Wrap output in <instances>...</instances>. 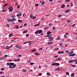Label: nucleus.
Here are the masks:
<instances>
[{
    "instance_id": "obj_4",
    "label": "nucleus",
    "mask_w": 77,
    "mask_h": 77,
    "mask_svg": "<svg viewBox=\"0 0 77 77\" xmlns=\"http://www.w3.org/2000/svg\"><path fill=\"white\" fill-rule=\"evenodd\" d=\"M51 33H52V32L51 31H48L47 32V35H50V34H51Z\"/></svg>"
},
{
    "instance_id": "obj_23",
    "label": "nucleus",
    "mask_w": 77,
    "mask_h": 77,
    "mask_svg": "<svg viewBox=\"0 0 77 77\" xmlns=\"http://www.w3.org/2000/svg\"><path fill=\"white\" fill-rule=\"evenodd\" d=\"M68 62H69V63H72V62H73L72 61V60H70V61H69Z\"/></svg>"
},
{
    "instance_id": "obj_7",
    "label": "nucleus",
    "mask_w": 77,
    "mask_h": 77,
    "mask_svg": "<svg viewBox=\"0 0 77 77\" xmlns=\"http://www.w3.org/2000/svg\"><path fill=\"white\" fill-rule=\"evenodd\" d=\"M53 44V42H48V45H50V44Z\"/></svg>"
},
{
    "instance_id": "obj_58",
    "label": "nucleus",
    "mask_w": 77,
    "mask_h": 77,
    "mask_svg": "<svg viewBox=\"0 0 77 77\" xmlns=\"http://www.w3.org/2000/svg\"><path fill=\"white\" fill-rule=\"evenodd\" d=\"M17 9H19L20 8V5H18L17 6Z\"/></svg>"
},
{
    "instance_id": "obj_54",
    "label": "nucleus",
    "mask_w": 77,
    "mask_h": 77,
    "mask_svg": "<svg viewBox=\"0 0 77 77\" xmlns=\"http://www.w3.org/2000/svg\"><path fill=\"white\" fill-rule=\"evenodd\" d=\"M8 62H12V60H8Z\"/></svg>"
},
{
    "instance_id": "obj_11",
    "label": "nucleus",
    "mask_w": 77,
    "mask_h": 77,
    "mask_svg": "<svg viewBox=\"0 0 77 77\" xmlns=\"http://www.w3.org/2000/svg\"><path fill=\"white\" fill-rule=\"evenodd\" d=\"M6 49H9V48H10V47H9V46H7L6 47Z\"/></svg>"
},
{
    "instance_id": "obj_29",
    "label": "nucleus",
    "mask_w": 77,
    "mask_h": 77,
    "mask_svg": "<svg viewBox=\"0 0 77 77\" xmlns=\"http://www.w3.org/2000/svg\"><path fill=\"white\" fill-rule=\"evenodd\" d=\"M49 29L48 27H45V28H44V29L45 30H46V29Z\"/></svg>"
},
{
    "instance_id": "obj_25",
    "label": "nucleus",
    "mask_w": 77,
    "mask_h": 77,
    "mask_svg": "<svg viewBox=\"0 0 77 77\" xmlns=\"http://www.w3.org/2000/svg\"><path fill=\"white\" fill-rule=\"evenodd\" d=\"M72 53H74V52L72 51L68 53L69 54H72Z\"/></svg>"
},
{
    "instance_id": "obj_9",
    "label": "nucleus",
    "mask_w": 77,
    "mask_h": 77,
    "mask_svg": "<svg viewBox=\"0 0 77 77\" xmlns=\"http://www.w3.org/2000/svg\"><path fill=\"white\" fill-rule=\"evenodd\" d=\"M21 13H20L19 14H17V17H20V16H21Z\"/></svg>"
},
{
    "instance_id": "obj_8",
    "label": "nucleus",
    "mask_w": 77,
    "mask_h": 77,
    "mask_svg": "<svg viewBox=\"0 0 77 77\" xmlns=\"http://www.w3.org/2000/svg\"><path fill=\"white\" fill-rule=\"evenodd\" d=\"M56 65V66H60V64L59 63H55V66Z\"/></svg>"
},
{
    "instance_id": "obj_41",
    "label": "nucleus",
    "mask_w": 77,
    "mask_h": 77,
    "mask_svg": "<svg viewBox=\"0 0 77 77\" xmlns=\"http://www.w3.org/2000/svg\"><path fill=\"white\" fill-rule=\"evenodd\" d=\"M9 68H13V67H11V66H9Z\"/></svg>"
},
{
    "instance_id": "obj_3",
    "label": "nucleus",
    "mask_w": 77,
    "mask_h": 77,
    "mask_svg": "<svg viewBox=\"0 0 77 77\" xmlns=\"http://www.w3.org/2000/svg\"><path fill=\"white\" fill-rule=\"evenodd\" d=\"M64 53V51H58V54H62V53Z\"/></svg>"
},
{
    "instance_id": "obj_64",
    "label": "nucleus",
    "mask_w": 77,
    "mask_h": 77,
    "mask_svg": "<svg viewBox=\"0 0 77 77\" xmlns=\"http://www.w3.org/2000/svg\"><path fill=\"white\" fill-rule=\"evenodd\" d=\"M33 19H35L36 18V17H32Z\"/></svg>"
},
{
    "instance_id": "obj_53",
    "label": "nucleus",
    "mask_w": 77,
    "mask_h": 77,
    "mask_svg": "<svg viewBox=\"0 0 77 77\" xmlns=\"http://www.w3.org/2000/svg\"><path fill=\"white\" fill-rule=\"evenodd\" d=\"M3 73H4V72H0V74H3Z\"/></svg>"
},
{
    "instance_id": "obj_50",
    "label": "nucleus",
    "mask_w": 77,
    "mask_h": 77,
    "mask_svg": "<svg viewBox=\"0 0 77 77\" xmlns=\"http://www.w3.org/2000/svg\"><path fill=\"white\" fill-rule=\"evenodd\" d=\"M29 36V34H27L26 35V37H28V36Z\"/></svg>"
},
{
    "instance_id": "obj_40",
    "label": "nucleus",
    "mask_w": 77,
    "mask_h": 77,
    "mask_svg": "<svg viewBox=\"0 0 77 77\" xmlns=\"http://www.w3.org/2000/svg\"><path fill=\"white\" fill-rule=\"evenodd\" d=\"M35 55H39V53H35Z\"/></svg>"
},
{
    "instance_id": "obj_5",
    "label": "nucleus",
    "mask_w": 77,
    "mask_h": 77,
    "mask_svg": "<svg viewBox=\"0 0 77 77\" xmlns=\"http://www.w3.org/2000/svg\"><path fill=\"white\" fill-rule=\"evenodd\" d=\"M48 39H54V38L53 37H52V36H51L50 35L48 37Z\"/></svg>"
},
{
    "instance_id": "obj_14",
    "label": "nucleus",
    "mask_w": 77,
    "mask_h": 77,
    "mask_svg": "<svg viewBox=\"0 0 77 77\" xmlns=\"http://www.w3.org/2000/svg\"><path fill=\"white\" fill-rule=\"evenodd\" d=\"M7 21H8L11 22V19H8L7 20Z\"/></svg>"
},
{
    "instance_id": "obj_49",
    "label": "nucleus",
    "mask_w": 77,
    "mask_h": 77,
    "mask_svg": "<svg viewBox=\"0 0 77 77\" xmlns=\"http://www.w3.org/2000/svg\"><path fill=\"white\" fill-rule=\"evenodd\" d=\"M39 76H41V75H42V73H39Z\"/></svg>"
},
{
    "instance_id": "obj_45",
    "label": "nucleus",
    "mask_w": 77,
    "mask_h": 77,
    "mask_svg": "<svg viewBox=\"0 0 77 77\" xmlns=\"http://www.w3.org/2000/svg\"><path fill=\"white\" fill-rule=\"evenodd\" d=\"M72 60L73 62H76V61H77V59L76 60Z\"/></svg>"
},
{
    "instance_id": "obj_34",
    "label": "nucleus",
    "mask_w": 77,
    "mask_h": 77,
    "mask_svg": "<svg viewBox=\"0 0 77 77\" xmlns=\"http://www.w3.org/2000/svg\"><path fill=\"white\" fill-rule=\"evenodd\" d=\"M46 74L47 75H51L50 74V73H48V72H47V73H46Z\"/></svg>"
},
{
    "instance_id": "obj_42",
    "label": "nucleus",
    "mask_w": 77,
    "mask_h": 77,
    "mask_svg": "<svg viewBox=\"0 0 77 77\" xmlns=\"http://www.w3.org/2000/svg\"><path fill=\"white\" fill-rule=\"evenodd\" d=\"M6 26L7 27H9L10 26V25H9V24H6Z\"/></svg>"
},
{
    "instance_id": "obj_61",
    "label": "nucleus",
    "mask_w": 77,
    "mask_h": 77,
    "mask_svg": "<svg viewBox=\"0 0 77 77\" xmlns=\"http://www.w3.org/2000/svg\"><path fill=\"white\" fill-rule=\"evenodd\" d=\"M43 48H40L39 49V50H42Z\"/></svg>"
},
{
    "instance_id": "obj_16",
    "label": "nucleus",
    "mask_w": 77,
    "mask_h": 77,
    "mask_svg": "<svg viewBox=\"0 0 77 77\" xmlns=\"http://www.w3.org/2000/svg\"><path fill=\"white\" fill-rule=\"evenodd\" d=\"M22 48V47H21L20 46H18V49H21Z\"/></svg>"
},
{
    "instance_id": "obj_27",
    "label": "nucleus",
    "mask_w": 77,
    "mask_h": 77,
    "mask_svg": "<svg viewBox=\"0 0 77 77\" xmlns=\"http://www.w3.org/2000/svg\"><path fill=\"white\" fill-rule=\"evenodd\" d=\"M37 26H39L40 25V23H38L37 24H36Z\"/></svg>"
},
{
    "instance_id": "obj_38",
    "label": "nucleus",
    "mask_w": 77,
    "mask_h": 77,
    "mask_svg": "<svg viewBox=\"0 0 77 77\" xmlns=\"http://www.w3.org/2000/svg\"><path fill=\"white\" fill-rule=\"evenodd\" d=\"M16 29H19V28L18 27V26H16Z\"/></svg>"
},
{
    "instance_id": "obj_60",
    "label": "nucleus",
    "mask_w": 77,
    "mask_h": 77,
    "mask_svg": "<svg viewBox=\"0 0 77 77\" xmlns=\"http://www.w3.org/2000/svg\"><path fill=\"white\" fill-rule=\"evenodd\" d=\"M50 36V35H46V37H49V36Z\"/></svg>"
},
{
    "instance_id": "obj_51",
    "label": "nucleus",
    "mask_w": 77,
    "mask_h": 77,
    "mask_svg": "<svg viewBox=\"0 0 77 77\" xmlns=\"http://www.w3.org/2000/svg\"><path fill=\"white\" fill-rule=\"evenodd\" d=\"M59 69V67L57 69H56L55 70L57 71V70H58Z\"/></svg>"
},
{
    "instance_id": "obj_56",
    "label": "nucleus",
    "mask_w": 77,
    "mask_h": 77,
    "mask_svg": "<svg viewBox=\"0 0 77 77\" xmlns=\"http://www.w3.org/2000/svg\"><path fill=\"white\" fill-rule=\"evenodd\" d=\"M70 6H73V4L72 3L70 4Z\"/></svg>"
},
{
    "instance_id": "obj_48",
    "label": "nucleus",
    "mask_w": 77,
    "mask_h": 77,
    "mask_svg": "<svg viewBox=\"0 0 77 77\" xmlns=\"http://www.w3.org/2000/svg\"><path fill=\"white\" fill-rule=\"evenodd\" d=\"M65 52L66 53H68V52H69V50L65 51Z\"/></svg>"
},
{
    "instance_id": "obj_19",
    "label": "nucleus",
    "mask_w": 77,
    "mask_h": 77,
    "mask_svg": "<svg viewBox=\"0 0 77 77\" xmlns=\"http://www.w3.org/2000/svg\"><path fill=\"white\" fill-rule=\"evenodd\" d=\"M35 34H36V35H38V30L36 31L35 32Z\"/></svg>"
},
{
    "instance_id": "obj_10",
    "label": "nucleus",
    "mask_w": 77,
    "mask_h": 77,
    "mask_svg": "<svg viewBox=\"0 0 77 77\" xmlns=\"http://www.w3.org/2000/svg\"><path fill=\"white\" fill-rule=\"evenodd\" d=\"M65 7V5H63L61 6V8H63Z\"/></svg>"
},
{
    "instance_id": "obj_62",
    "label": "nucleus",
    "mask_w": 77,
    "mask_h": 77,
    "mask_svg": "<svg viewBox=\"0 0 77 77\" xmlns=\"http://www.w3.org/2000/svg\"><path fill=\"white\" fill-rule=\"evenodd\" d=\"M30 65H33V63H30Z\"/></svg>"
},
{
    "instance_id": "obj_30",
    "label": "nucleus",
    "mask_w": 77,
    "mask_h": 77,
    "mask_svg": "<svg viewBox=\"0 0 77 77\" xmlns=\"http://www.w3.org/2000/svg\"><path fill=\"white\" fill-rule=\"evenodd\" d=\"M15 18H12L11 20L12 21H15Z\"/></svg>"
},
{
    "instance_id": "obj_12",
    "label": "nucleus",
    "mask_w": 77,
    "mask_h": 77,
    "mask_svg": "<svg viewBox=\"0 0 77 77\" xmlns=\"http://www.w3.org/2000/svg\"><path fill=\"white\" fill-rule=\"evenodd\" d=\"M13 10H14V8H11V9L9 10V12H12V11Z\"/></svg>"
},
{
    "instance_id": "obj_21",
    "label": "nucleus",
    "mask_w": 77,
    "mask_h": 77,
    "mask_svg": "<svg viewBox=\"0 0 77 77\" xmlns=\"http://www.w3.org/2000/svg\"><path fill=\"white\" fill-rule=\"evenodd\" d=\"M36 51V50L35 49H33L32 51V52H34V51Z\"/></svg>"
},
{
    "instance_id": "obj_39",
    "label": "nucleus",
    "mask_w": 77,
    "mask_h": 77,
    "mask_svg": "<svg viewBox=\"0 0 77 77\" xmlns=\"http://www.w3.org/2000/svg\"><path fill=\"white\" fill-rule=\"evenodd\" d=\"M64 38H66V34H65L64 35Z\"/></svg>"
},
{
    "instance_id": "obj_43",
    "label": "nucleus",
    "mask_w": 77,
    "mask_h": 77,
    "mask_svg": "<svg viewBox=\"0 0 77 77\" xmlns=\"http://www.w3.org/2000/svg\"><path fill=\"white\" fill-rule=\"evenodd\" d=\"M53 39H49V42H50V41H52L53 40Z\"/></svg>"
},
{
    "instance_id": "obj_44",
    "label": "nucleus",
    "mask_w": 77,
    "mask_h": 77,
    "mask_svg": "<svg viewBox=\"0 0 77 77\" xmlns=\"http://www.w3.org/2000/svg\"><path fill=\"white\" fill-rule=\"evenodd\" d=\"M75 75V74H74V73H72L71 74V76H73V75Z\"/></svg>"
},
{
    "instance_id": "obj_31",
    "label": "nucleus",
    "mask_w": 77,
    "mask_h": 77,
    "mask_svg": "<svg viewBox=\"0 0 77 77\" xmlns=\"http://www.w3.org/2000/svg\"><path fill=\"white\" fill-rule=\"evenodd\" d=\"M18 21L19 23H20V22H22V20H18Z\"/></svg>"
},
{
    "instance_id": "obj_55",
    "label": "nucleus",
    "mask_w": 77,
    "mask_h": 77,
    "mask_svg": "<svg viewBox=\"0 0 77 77\" xmlns=\"http://www.w3.org/2000/svg\"><path fill=\"white\" fill-rule=\"evenodd\" d=\"M44 35V33H43V32L42 33L40 34V35H41V36H42V35Z\"/></svg>"
},
{
    "instance_id": "obj_13",
    "label": "nucleus",
    "mask_w": 77,
    "mask_h": 77,
    "mask_svg": "<svg viewBox=\"0 0 77 77\" xmlns=\"http://www.w3.org/2000/svg\"><path fill=\"white\" fill-rule=\"evenodd\" d=\"M12 8H13L12 6H11L8 8V10H10V9H12Z\"/></svg>"
},
{
    "instance_id": "obj_2",
    "label": "nucleus",
    "mask_w": 77,
    "mask_h": 77,
    "mask_svg": "<svg viewBox=\"0 0 77 77\" xmlns=\"http://www.w3.org/2000/svg\"><path fill=\"white\" fill-rule=\"evenodd\" d=\"M40 3H41V5H44V3H45V1H42L40 2Z\"/></svg>"
},
{
    "instance_id": "obj_37",
    "label": "nucleus",
    "mask_w": 77,
    "mask_h": 77,
    "mask_svg": "<svg viewBox=\"0 0 77 77\" xmlns=\"http://www.w3.org/2000/svg\"><path fill=\"white\" fill-rule=\"evenodd\" d=\"M71 22V20H68L67 21V23H70Z\"/></svg>"
},
{
    "instance_id": "obj_47",
    "label": "nucleus",
    "mask_w": 77,
    "mask_h": 77,
    "mask_svg": "<svg viewBox=\"0 0 77 77\" xmlns=\"http://www.w3.org/2000/svg\"><path fill=\"white\" fill-rule=\"evenodd\" d=\"M66 74L67 75H69V72H66Z\"/></svg>"
},
{
    "instance_id": "obj_18",
    "label": "nucleus",
    "mask_w": 77,
    "mask_h": 77,
    "mask_svg": "<svg viewBox=\"0 0 77 77\" xmlns=\"http://www.w3.org/2000/svg\"><path fill=\"white\" fill-rule=\"evenodd\" d=\"M27 31L25 30L24 32H23V33H27Z\"/></svg>"
},
{
    "instance_id": "obj_17",
    "label": "nucleus",
    "mask_w": 77,
    "mask_h": 77,
    "mask_svg": "<svg viewBox=\"0 0 77 77\" xmlns=\"http://www.w3.org/2000/svg\"><path fill=\"white\" fill-rule=\"evenodd\" d=\"M16 66H17V65L14 64V65H13V68H15V67H16Z\"/></svg>"
},
{
    "instance_id": "obj_36",
    "label": "nucleus",
    "mask_w": 77,
    "mask_h": 77,
    "mask_svg": "<svg viewBox=\"0 0 77 77\" xmlns=\"http://www.w3.org/2000/svg\"><path fill=\"white\" fill-rule=\"evenodd\" d=\"M31 62V60H27V62Z\"/></svg>"
},
{
    "instance_id": "obj_32",
    "label": "nucleus",
    "mask_w": 77,
    "mask_h": 77,
    "mask_svg": "<svg viewBox=\"0 0 77 77\" xmlns=\"http://www.w3.org/2000/svg\"><path fill=\"white\" fill-rule=\"evenodd\" d=\"M71 66L72 67H75V66H76L75 65H71Z\"/></svg>"
},
{
    "instance_id": "obj_1",
    "label": "nucleus",
    "mask_w": 77,
    "mask_h": 77,
    "mask_svg": "<svg viewBox=\"0 0 77 77\" xmlns=\"http://www.w3.org/2000/svg\"><path fill=\"white\" fill-rule=\"evenodd\" d=\"M7 65L8 66H14V65H15V64L14 63H7Z\"/></svg>"
},
{
    "instance_id": "obj_63",
    "label": "nucleus",
    "mask_w": 77,
    "mask_h": 77,
    "mask_svg": "<svg viewBox=\"0 0 77 77\" xmlns=\"http://www.w3.org/2000/svg\"><path fill=\"white\" fill-rule=\"evenodd\" d=\"M18 47V45H17V46H15V47H16V48H17Z\"/></svg>"
},
{
    "instance_id": "obj_46",
    "label": "nucleus",
    "mask_w": 77,
    "mask_h": 77,
    "mask_svg": "<svg viewBox=\"0 0 77 77\" xmlns=\"http://www.w3.org/2000/svg\"><path fill=\"white\" fill-rule=\"evenodd\" d=\"M52 65L53 66L54 65L55 66H56V63H52Z\"/></svg>"
},
{
    "instance_id": "obj_59",
    "label": "nucleus",
    "mask_w": 77,
    "mask_h": 77,
    "mask_svg": "<svg viewBox=\"0 0 77 77\" xmlns=\"http://www.w3.org/2000/svg\"><path fill=\"white\" fill-rule=\"evenodd\" d=\"M5 69L3 68L2 69H1V70H2V71H4V70Z\"/></svg>"
},
{
    "instance_id": "obj_35",
    "label": "nucleus",
    "mask_w": 77,
    "mask_h": 77,
    "mask_svg": "<svg viewBox=\"0 0 77 77\" xmlns=\"http://www.w3.org/2000/svg\"><path fill=\"white\" fill-rule=\"evenodd\" d=\"M65 2H70V0H65Z\"/></svg>"
},
{
    "instance_id": "obj_22",
    "label": "nucleus",
    "mask_w": 77,
    "mask_h": 77,
    "mask_svg": "<svg viewBox=\"0 0 77 77\" xmlns=\"http://www.w3.org/2000/svg\"><path fill=\"white\" fill-rule=\"evenodd\" d=\"M22 71L23 72H26V70L25 69H23Z\"/></svg>"
},
{
    "instance_id": "obj_20",
    "label": "nucleus",
    "mask_w": 77,
    "mask_h": 77,
    "mask_svg": "<svg viewBox=\"0 0 77 77\" xmlns=\"http://www.w3.org/2000/svg\"><path fill=\"white\" fill-rule=\"evenodd\" d=\"M3 59H4V57H0V60H3Z\"/></svg>"
},
{
    "instance_id": "obj_26",
    "label": "nucleus",
    "mask_w": 77,
    "mask_h": 77,
    "mask_svg": "<svg viewBox=\"0 0 77 77\" xmlns=\"http://www.w3.org/2000/svg\"><path fill=\"white\" fill-rule=\"evenodd\" d=\"M38 30L39 31V33H42V31L41 30Z\"/></svg>"
},
{
    "instance_id": "obj_15",
    "label": "nucleus",
    "mask_w": 77,
    "mask_h": 77,
    "mask_svg": "<svg viewBox=\"0 0 77 77\" xmlns=\"http://www.w3.org/2000/svg\"><path fill=\"white\" fill-rule=\"evenodd\" d=\"M13 35V34L11 33L9 35V37H11V36H12Z\"/></svg>"
},
{
    "instance_id": "obj_6",
    "label": "nucleus",
    "mask_w": 77,
    "mask_h": 77,
    "mask_svg": "<svg viewBox=\"0 0 77 77\" xmlns=\"http://www.w3.org/2000/svg\"><path fill=\"white\" fill-rule=\"evenodd\" d=\"M75 56V54H73L69 55V56Z\"/></svg>"
},
{
    "instance_id": "obj_57",
    "label": "nucleus",
    "mask_w": 77,
    "mask_h": 77,
    "mask_svg": "<svg viewBox=\"0 0 77 77\" xmlns=\"http://www.w3.org/2000/svg\"><path fill=\"white\" fill-rule=\"evenodd\" d=\"M62 15H59L58 16V17H62Z\"/></svg>"
},
{
    "instance_id": "obj_28",
    "label": "nucleus",
    "mask_w": 77,
    "mask_h": 77,
    "mask_svg": "<svg viewBox=\"0 0 77 77\" xmlns=\"http://www.w3.org/2000/svg\"><path fill=\"white\" fill-rule=\"evenodd\" d=\"M65 12H66L68 13V12H69V10H66V11Z\"/></svg>"
},
{
    "instance_id": "obj_33",
    "label": "nucleus",
    "mask_w": 77,
    "mask_h": 77,
    "mask_svg": "<svg viewBox=\"0 0 77 77\" xmlns=\"http://www.w3.org/2000/svg\"><path fill=\"white\" fill-rule=\"evenodd\" d=\"M30 18H33V15H31L30 16H29Z\"/></svg>"
},
{
    "instance_id": "obj_24",
    "label": "nucleus",
    "mask_w": 77,
    "mask_h": 77,
    "mask_svg": "<svg viewBox=\"0 0 77 77\" xmlns=\"http://www.w3.org/2000/svg\"><path fill=\"white\" fill-rule=\"evenodd\" d=\"M8 5V4H5L4 6L3 7H6V6H7Z\"/></svg>"
},
{
    "instance_id": "obj_52",
    "label": "nucleus",
    "mask_w": 77,
    "mask_h": 77,
    "mask_svg": "<svg viewBox=\"0 0 77 77\" xmlns=\"http://www.w3.org/2000/svg\"><path fill=\"white\" fill-rule=\"evenodd\" d=\"M58 60H61L62 59H61V58H59V59H58Z\"/></svg>"
}]
</instances>
